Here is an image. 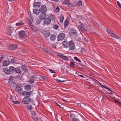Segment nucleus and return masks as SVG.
Returning <instances> with one entry per match:
<instances>
[{"label":"nucleus","instance_id":"obj_15","mask_svg":"<svg viewBox=\"0 0 121 121\" xmlns=\"http://www.w3.org/2000/svg\"><path fill=\"white\" fill-rule=\"evenodd\" d=\"M36 79L37 78L36 77L32 76L29 80L28 82L30 83H33L35 82V81L36 80Z\"/></svg>","mask_w":121,"mask_h":121},{"label":"nucleus","instance_id":"obj_34","mask_svg":"<svg viewBox=\"0 0 121 121\" xmlns=\"http://www.w3.org/2000/svg\"><path fill=\"white\" fill-rule=\"evenodd\" d=\"M30 26L31 29L33 31L35 32L36 31V28L35 26L31 25Z\"/></svg>","mask_w":121,"mask_h":121},{"label":"nucleus","instance_id":"obj_19","mask_svg":"<svg viewBox=\"0 0 121 121\" xmlns=\"http://www.w3.org/2000/svg\"><path fill=\"white\" fill-rule=\"evenodd\" d=\"M70 66L71 67H73L75 65V62H74L73 60L72 59L70 60Z\"/></svg>","mask_w":121,"mask_h":121},{"label":"nucleus","instance_id":"obj_40","mask_svg":"<svg viewBox=\"0 0 121 121\" xmlns=\"http://www.w3.org/2000/svg\"><path fill=\"white\" fill-rule=\"evenodd\" d=\"M35 121H42L40 118L38 117L35 118Z\"/></svg>","mask_w":121,"mask_h":121},{"label":"nucleus","instance_id":"obj_64","mask_svg":"<svg viewBox=\"0 0 121 121\" xmlns=\"http://www.w3.org/2000/svg\"><path fill=\"white\" fill-rule=\"evenodd\" d=\"M100 85H101L102 86V87H104V88H106V86H104V85H101V84H100Z\"/></svg>","mask_w":121,"mask_h":121},{"label":"nucleus","instance_id":"obj_14","mask_svg":"<svg viewBox=\"0 0 121 121\" xmlns=\"http://www.w3.org/2000/svg\"><path fill=\"white\" fill-rule=\"evenodd\" d=\"M8 84L11 86L14 87L15 86L16 83L14 82V80H12L10 81H8Z\"/></svg>","mask_w":121,"mask_h":121},{"label":"nucleus","instance_id":"obj_48","mask_svg":"<svg viewBox=\"0 0 121 121\" xmlns=\"http://www.w3.org/2000/svg\"><path fill=\"white\" fill-rule=\"evenodd\" d=\"M40 77L43 80L45 79V78L46 77L45 76H43L42 75L40 76Z\"/></svg>","mask_w":121,"mask_h":121},{"label":"nucleus","instance_id":"obj_29","mask_svg":"<svg viewBox=\"0 0 121 121\" xmlns=\"http://www.w3.org/2000/svg\"><path fill=\"white\" fill-rule=\"evenodd\" d=\"M48 17H49L50 19H51V20L54 21L55 20V16L53 15H52L51 14L49 15L48 16Z\"/></svg>","mask_w":121,"mask_h":121},{"label":"nucleus","instance_id":"obj_60","mask_svg":"<svg viewBox=\"0 0 121 121\" xmlns=\"http://www.w3.org/2000/svg\"><path fill=\"white\" fill-rule=\"evenodd\" d=\"M77 104H78V106L79 107H81V103H78Z\"/></svg>","mask_w":121,"mask_h":121},{"label":"nucleus","instance_id":"obj_22","mask_svg":"<svg viewBox=\"0 0 121 121\" xmlns=\"http://www.w3.org/2000/svg\"><path fill=\"white\" fill-rule=\"evenodd\" d=\"M41 3L40 2H36L34 4V6L35 8L39 7L41 5Z\"/></svg>","mask_w":121,"mask_h":121},{"label":"nucleus","instance_id":"obj_53","mask_svg":"<svg viewBox=\"0 0 121 121\" xmlns=\"http://www.w3.org/2000/svg\"><path fill=\"white\" fill-rule=\"evenodd\" d=\"M13 76H11L8 79V81H10L11 80H13Z\"/></svg>","mask_w":121,"mask_h":121},{"label":"nucleus","instance_id":"obj_63","mask_svg":"<svg viewBox=\"0 0 121 121\" xmlns=\"http://www.w3.org/2000/svg\"><path fill=\"white\" fill-rule=\"evenodd\" d=\"M95 82H97V83H100V82H99L98 81H97V80H95Z\"/></svg>","mask_w":121,"mask_h":121},{"label":"nucleus","instance_id":"obj_52","mask_svg":"<svg viewBox=\"0 0 121 121\" xmlns=\"http://www.w3.org/2000/svg\"><path fill=\"white\" fill-rule=\"evenodd\" d=\"M14 104H19L20 103V102H19L18 101H14L13 102Z\"/></svg>","mask_w":121,"mask_h":121},{"label":"nucleus","instance_id":"obj_26","mask_svg":"<svg viewBox=\"0 0 121 121\" xmlns=\"http://www.w3.org/2000/svg\"><path fill=\"white\" fill-rule=\"evenodd\" d=\"M15 72L19 74H21L22 73L20 68L18 67L15 68Z\"/></svg>","mask_w":121,"mask_h":121},{"label":"nucleus","instance_id":"obj_18","mask_svg":"<svg viewBox=\"0 0 121 121\" xmlns=\"http://www.w3.org/2000/svg\"><path fill=\"white\" fill-rule=\"evenodd\" d=\"M19 36L20 37L23 38L26 37L25 33L24 31H21L19 33Z\"/></svg>","mask_w":121,"mask_h":121},{"label":"nucleus","instance_id":"obj_58","mask_svg":"<svg viewBox=\"0 0 121 121\" xmlns=\"http://www.w3.org/2000/svg\"><path fill=\"white\" fill-rule=\"evenodd\" d=\"M90 79L91 80H92L93 81H95V79L91 78L90 77Z\"/></svg>","mask_w":121,"mask_h":121},{"label":"nucleus","instance_id":"obj_31","mask_svg":"<svg viewBox=\"0 0 121 121\" xmlns=\"http://www.w3.org/2000/svg\"><path fill=\"white\" fill-rule=\"evenodd\" d=\"M33 11L34 13L36 15L39 14V10L36 9H34Z\"/></svg>","mask_w":121,"mask_h":121},{"label":"nucleus","instance_id":"obj_36","mask_svg":"<svg viewBox=\"0 0 121 121\" xmlns=\"http://www.w3.org/2000/svg\"><path fill=\"white\" fill-rule=\"evenodd\" d=\"M24 24V23L23 22H21L17 23L16 25V26H19L23 25Z\"/></svg>","mask_w":121,"mask_h":121},{"label":"nucleus","instance_id":"obj_56","mask_svg":"<svg viewBox=\"0 0 121 121\" xmlns=\"http://www.w3.org/2000/svg\"><path fill=\"white\" fill-rule=\"evenodd\" d=\"M12 96H13L12 95L10 97V100L11 101L13 102L14 101H13V99L12 98Z\"/></svg>","mask_w":121,"mask_h":121},{"label":"nucleus","instance_id":"obj_50","mask_svg":"<svg viewBox=\"0 0 121 121\" xmlns=\"http://www.w3.org/2000/svg\"><path fill=\"white\" fill-rule=\"evenodd\" d=\"M41 22V21L40 20H39V19H38L36 21V23L37 24H39Z\"/></svg>","mask_w":121,"mask_h":121},{"label":"nucleus","instance_id":"obj_46","mask_svg":"<svg viewBox=\"0 0 121 121\" xmlns=\"http://www.w3.org/2000/svg\"><path fill=\"white\" fill-rule=\"evenodd\" d=\"M4 58V56L3 55H2L0 57V62H1L2 60Z\"/></svg>","mask_w":121,"mask_h":121},{"label":"nucleus","instance_id":"obj_7","mask_svg":"<svg viewBox=\"0 0 121 121\" xmlns=\"http://www.w3.org/2000/svg\"><path fill=\"white\" fill-rule=\"evenodd\" d=\"M65 34L63 33L60 34L57 36L58 40L60 41L64 39L65 37Z\"/></svg>","mask_w":121,"mask_h":121},{"label":"nucleus","instance_id":"obj_61","mask_svg":"<svg viewBox=\"0 0 121 121\" xmlns=\"http://www.w3.org/2000/svg\"><path fill=\"white\" fill-rule=\"evenodd\" d=\"M78 76L80 77H82L83 78H85V77L83 76L82 75H78Z\"/></svg>","mask_w":121,"mask_h":121},{"label":"nucleus","instance_id":"obj_55","mask_svg":"<svg viewBox=\"0 0 121 121\" xmlns=\"http://www.w3.org/2000/svg\"><path fill=\"white\" fill-rule=\"evenodd\" d=\"M56 104L60 108H64V107H61V106L59 105L58 103H56Z\"/></svg>","mask_w":121,"mask_h":121},{"label":"nucleus","instance_id":"obj_12","mask_svg":"<svg viewBox=\"0 0 121 121\" xmlns=\"http://www.w3.org/2000/svg\"><path fill=\"white\" fill-rule=\"evenodd\" d=\"M42 13L40 14L39 17L40 19L41 20H43L46 17L47 15L45 13Z\"/></svg>","mask_w":121,"mask_h":121},{"label":"nucleus","instance_id":"obj_8","mask_svg":"<svg viewBox=\"0 0 121 121\" xmlns=\"http://www.w3.org/2000/svg\"><path fill=\"white\" fill-rule=\"evenodd\" d=\"M31 91L27 92L26 91H24L22 93V95H23L26 97L29 98L31 94Z\"/></svg>","mask_w":121,"mask_h":121},{"label":"nucleus","instance_id":"obj_51","mask_svg":"<svg viewBox=\"0 0 121 121\" xmlns=\"http://www.w3.org/2000/svg\"><path fill=\"white\" fill-rule=\"evenodd\" d=\"M75 116L72 113H70V117L72 118L74 116Z\"/></svg>","mask_w":121,"mask_h":121},{"label":"nucleus","instance_id":"obj_27","mask_svg":"<svg viewBox=\"0 0 121 121\" xmlns=\"http://www.w3.org/2000/svg\"><path fill=\"white\" fill-rule=\"evenodd\" d=\"M56 37L55 35H53L51 36L50 39L52 41H54L56 39Z\"/></svg>","mask_w":121,"mask_h":121},{"label":"nucleus","instance_id":"obj_25","mask_svg":"<svg viewBox=\"0 0 121 121\" xmlns=\"http://www.w3.org/2000/svg\"><path fill=\"white\" fill-rule=\"evenodd\" d=\"M9 69L10 71L12 73H14L15 71V68L13 66H10L9 67Z\"/></svg>","mask_w":121,"mask_h":121},{"label":"nucleus","instance_id":"obj_41","mask_svg":"<svg viewBox=\"0 0 121 121\" xmlns=\"http://www.w3.org/2000/svg\"><path fill=\"white\" fill-rule=\"evenodd\" d=\"M69 24V21L66 20L64 23V25L65 26H67Z\"/></svg>","mask_w":121,"mask_h":121},{"label":"nucleus","instance_id":"obj_43","mask_svg":"<svg viewBox=\"0 0 121 121\" xmlns=\"http://www.w3.org/2000/svg\"><path fill=\"white\" fill-rule=\"evenodd\" d=\"M28 14L29 15V16H30V17L32 19V15H31V13L30 12V11H29L28 12Z\"/></svg>","mask_w":121,"mask_h":121},{"label":"nucleus","instance_id":"obj_30","mask_svg":"<svg viewBox=\"0 0 121 121\" xmlns=\"http://www.w3.org/2000/svg\"><path fill=\"white\" fill-rule=\"evenodd\" d=\"M18 61L16 60L13 57V59L12 58L11 60V63H17Z\"/></svg>","mask_w":121,"mask_h":121},{"label":"nucleus","instance_id":"obj_59","mask_svg":"<svg viewBox=\"0 0 121 121\" xmlns=\"http://www.w3.org/2000/svg\"><path fill=\"white\" fill-rule=\"evenodd\" d=\"M52 1H54L56 2H58L59 1V0H51Z\"/></svg>","mask_w":121,"mask_h":121},{"label":"nucleus","instance_id":"obj_21","mask_svg":"<svg viewBox=\"0 0 121 121\" xmlns=\"http://www.w3.org/2000/svg\"><path fill=\"white\" fill-rule=\"evenodd\" d=\"M3 65L4 66H7L9 65L10 63L6 60H4L2 61Z\"/></svg>","mask_w":121,"mask_h":121},{"label":"nucleus","instance_id":"obj_9","mask_svg":"<svg viewBox=\"0 0 121 121\" xmlns=\"http://www.w3.org/2000/svg\"><path fill=\"white\" fill-rule=\"evenodd\" d=\"M107 93L110 94V95H109V96L114 99V100L113 101V102H115V103H117V104L119 103V102L116 99L114 95L113 94H112V93H111L110 92L109 93Z\"/></svg>","mask_w":121,"mask_h":121},{"label":"nucleus","instance_id":"obj_42","mask_svg":"<svg viewBox=\"0 0 121 121\" xmlns=\"http://www.w3.org/2000/svg\"><path fill=\"white\" fill-rule=\"evenodd\" d=\"M74 59L75 60H76L78 61L79 62H81V60L78 59V58H77L76 57H74Z\"/></svg>","mask_w":121,"mask_h":121},{"label":"nucleus","instance_id":"obj_17","mask_svg":"<svg viewBox=\"0 0 121 121\" xmlns=\"http://www.w3.org/2000/svg\"><path fill=\"white\" fill-rule=\"evenodd\" d=\"M3 71L7 75H9L11 74V73L9 70L6 68H3L2 69Z\"/></svg>","mask_w":121,"mask_h":121},{"label":"nucleus","instance_id":"obj_16","mask_svg":"<svg viewBox=\"0 0 121 121\" xmlns=\"http://www.w3.org/2000/svg\"><path fill=\"white\" fill-rule=\"evenodd\" d=\"M17 44H11L9 46V48L11 50H14L17 48Z\"/></svg>","mask_w":121,"mask_h":121},{"label":"nucleus","instance_id":"obj_6","mask_svg":"<svg viewBox=\"0 0 121 121\" xmlns=\"http://www.w3.org/2000/svg\"><path fill=\"white\" fill-rule=\"evenodd\" d=\"M47 10L46 6L44 5H42L39 9V11L41 13H46Z\"/></svg>","mask_w":121,"mask_h":121},{"label":"nucleus","instance_id":"obj_23","mask_svg":"<svg viewBox=\"0 0 121 121\" xmlns=\"http://www.w3.org/2000/svg\"><path fill=\"white\" fill-rule=\"evenodd\" d=\"M25 90L26 91H29L31 88V87L30 85H26L25 86Z\"/></svg>","mask_w":121,"mask_h":121},{"label":"nucleus","instance_id":"obj_28","mask_svg":"<svg viewBox=\"0 0 121 121\" xmlns=\"http://www.w3.org/2000/svg\"><path fill=\"white\" fill-rule=\"evenodd\" d=\"M21 68L23 70V71L25 72H27L28 71V70L27 69L26 67L24 65H22L21 66Z\"/></svg>","mask_w":121,"mask_h":121},{"label":"nucleus","instance_id":"obj_44","mask_svg":"<svg viewBox=\"0 0 121 121\" xmlns=\"http://www.w3.org/2000/svg\"><path fill=\"white\" fill-rule=\"evenodd\" d=\"M117 3L119 7L121 9V5L118 1L117 2Z\"/></svg>","mask_w":121,"mask_h":121},{"label":"nucleus","instance_id":"obj_11","mask_svg":"<svg viewBox=\"0 0 121 121\" xmlns=\"http://www.w3.org/2000/svg\"><path fill=\"white\" fill-rule=\"evenodd\" d=\"M69 49L72 50H73L75 47L74 43L73 41L71 40L69 42Z\"/></svg>","mask_w":121,"mask_h":121},{"label":"nucleus","instance_id":"obj_33","mask_svg":"<svg viewBox=\"0 0 121 121\" xmlns=\"http://www.w3.org/2000/svg\"><path fill=\"white\" fill-rule=\"evenodd\" d=\"M27 22L28 23L29 26H30L32 25V22L29 19H27Z\"/></svg>","mask_w":121,"mask_h":121},{"label":"nucleus","instance_id":"obj_54","mask_svg":"<svg viewBox=\"0 0 121 121\" xmlns=\"http://www.w3.org/2000/svg\"><path fill=\"white\" fill-rule=\"evenodd\" d=\"M31 114L32 116H35V112L33 111L31 113Z\"/></svg>","mask_w":121,"mask_h":121},{"label":"nucleus","instance_id":"obj_13","mask_svg":"<svg viewBox=\"0 0 121 121\" xmlns=\"http://www.w3.org/2000/svg\"><path fill=\"white\" fill-rule=\"evenodd\" d=\"M51 22V19H50L49 17H48L46 18L45 19L43 22L44 24L48 25Z\"/></svg>","mask_w":121,"mask_h":121},{"label":"nucleus","instance_id":"obj_2","mask_svg":"<svg viewBox=\"0 0 121 121\" xmlns=\"http://www.w3.org/2000/svg\"><path fill=\"white\" fill-rule=\"evenodd\" d=\"M7 29L8 30L7 34L9 36H11L14 30L13 27L12 26H9L7 27Z\"/></svg>","mask_w":121,"mask_h":121},{"label":"nucleus","instance_id":"obj_57","mask_svg":"<svg viewBox=\"0 0 121 121\" xmlns=\"http://www.w3.org/2000/svg\"><path fill=\"white\" fill-rule=\"evenodd\" d=\"M49 71L51 73H54V72L53 71L52 69H49Z\"/></svg>","mask_w":121,"mask_h":121},{"label":"nucleus","instance_id":"obj_4","mask_svg":"<svg viewBox=\"0 0 121 121\" xmlns=\"http://www.w3.org/2000/svg\"><path fill=\"white\" fill-rule=\"evenodd\" d=\"M107 32L112 37L117 39H119V37L118 35L116 34L115 32H112L111 31L107 30Z\"/></svg>","mask_w":121,"mask_h":121},{"label":"nucleus","instance_id":"obj_35","mask_svg":"<svg viewBox=\"0 0 121 121\" xmlns=\"http://www.w3.org/2000/svg\"><path fill=\"white\" fill-rule=\"evenodd\" d=\"M51 35L50 33L49 32L46 33L44 34V36L46 37H47Z\"/></svg>","mask_w":121,"mask_h":121},{"label":"nucleus","instance_id":"obj_45","mask_svg":"<svg viewBox=\"0 0 121 121\" xmlns=\"http://www.w3.org/2000/svg\"><path fill=\"white\" fill-rule=\"evenodd\" d=\"M60 9V8L58 7H57L56 9V12L58 13Z\"/></svg>","mask_w":121,"mask_h":121},{"label":"nucleus","instance_id":"obj_38","mask_svg":"<svg viewBox=\"0 0 121 121\" xmlns=\"http://www.w3.org/2000/svg\"><path fill=\"white\" fill-rule=\"evenodd\" d=\"M82 2L80 1H78L77 3V5L78 6H79L82 4Z\"/></svg>","mask_w":121,"mask_h":121},{"label":"nucleus","instance_id":"obj_47","mask_svg":"<svg viewBox=\"0 0 121 121\" xmlns=\"http://www.w3.org/2000/svg\"><path fill=\"white\" fill-rule=\"evenodd\" d=\"M56 81L58 82H64L65 81H61L59 79H56Z\"/></svg>","mask_w":121,"mask_h":121},{"label":"nucleus","instance_id":"obj_49","mask_svg":"<svg viewBox=\"0 0 121 121\" xmlns=\"http://www.w3.org/2000/svg\"><path fill=\"white\" fill-rule=\"evenodd\" d=\"M59 27L57 25H55L54 26V28L55 29H57Z\"/></svg>","mask_w":121,"mask_h":121},{"label":"nucleus","instance_id":"obj_39","mask_svg":"<svg viewBox=\"0 0 121 121\" xmlns=\"http://www.w3.org/2000/svg\"><path fill=\"white\" fill-rule=\"evenodd\" d=\"M33 108L32 106L30 105H29L27 106V109L30 110Z\"/></svg>","mask_w":121,"mask_h":121},{"label":"nucleus","instance_id":"obj_24","mask_svg":"<svg viewBox=\"0 0 121 121\" xmlns=\"http://www.w3.org/2000/svg\"><path fill=\"white\" fill-rule=\"evenodd\" d=\"M62 44L65 47H69V42L67 41H64L62 42Z\"/></svg>","mask_w":121,"mask_h":121},{"label":"nucleus","instance_id":"obj_5","mask_svg":"<svg viewBox=\"0 0 121 121\" xmlns=\"http://www.w3.org/2000/svg\"><path fill=\"white\" fill-rule=\"evenodd\" d=\"M86 25L84 23H81V25L79 26L80 30L82 32L87 31V28Z\"/></svg>","mask_w":121,"mask_h":121},{"label":"nucleus","instance_id":"obj_62","mask_svg":"<svg viewBox=\"0 0 121 121\" xmlns=\"http://www.w3.org/2000/svg\"><path fill=\"white\" fill-rule=\"evenodd\" d=\"M84 40H85V41L86 42H88V41L86 38L84 39Z\"/></svg>","mask_w":121,"mask_h":121},{"label":"nucleus","instance_id":"obj_20","mask_svg":"<svg viewBox=\"0 0 121 121\" xmlns=\"http://www.w3.org/2000/svg\"><path fill=\"white\" fill-rule=\"evenodd\" d=\"M60 57L65 60H69V58L67 56H65L63 55H59Z\"/></svg>","mask_w":121,"mask_h":121},{"label":"nucleus","instance_id":"obj_32","mask_svg":"<svg viewBox=\"0 0 121 121\" xmlns=\"http://www.w3.org/2000/svg\"><path fill=\"white\" fill-rule=\"evenodd\" d=\"M64 18V16L63 15L61 14L60 16V21L61 22H63V20Z\"/></svg>","mask_w":121,"mask_h":121},{"label":"nucleus","instance_id":"obj_10","mask_svg":"<svg viewBox=\"0 0 121 121\" xmlns=\"http://www.w3.org/2000/svg\"><path fill=\"white\" fill-rule=\"evenodd\" d=\"M69 34L72 36H75L77 35V33L76 30L73 29H71L69 32Z\"/></svg>","mask_w":121,"mask_h":121},{"label":"nucleus","instance_id":"obj_37","mask_svg":"<svg viewBox=\"0 0 121 121\" xmlns=\"http://www.w3.org/2000/svg\"><path fill=\"white\" fill-rule=\"evenodd\" d=\"M69 0H64L63 2V4L67 5L68 4Z\"/></svg>","mask_w":121,"mask_h":121},{"label":"nucleus","instance_id":"obj_1","mask_svg":"<svg viewBox=\"0 0 121 121\" xmlns=\"http://www.w3.org/2000/svg\"><path fill=\"white\" fill-rule=\"evenodd\" d=\"M22 86L21 84L19 83H17L15 89V91L17 93L22 91L23 90Z\"/></svg>","mask_w":121,"mask_h":121},{"label":"nucleus","instance_id":"obj_3","mask_svg":"<svg viewBox=\"0 0 121 121\" xmlns=\"http://www.w3.org/2000/svg\"><path fill=\"white\" fill-rule=\"evenodd\" d=\"M31 101V99L29 98L25 97L22 99V102L25 104H27L30 103Z\"/></svg>","mask_w":121,"mask_h":121}]
</instances>
